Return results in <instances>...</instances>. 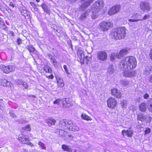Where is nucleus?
<instances>
[{
    "label": "nucleus",
    "instance_id": "nucleus-1",
    "mask_svg": "<svg viewBox=\"0 0 152 152\" xmlns=\"http://www.w3.org/2000/svg\"><path fill=\"white\" fill-rule=\"evenodd\" d=\"M137 61L134 57L127 56L122 59L119 63V67L125 70L131 71L136 66Z\"/></svg>",
    "mask_w": 152,
    "mask_h": 152
},
{
    "label": "nucleus",
    "instance_id": "nucleus-2",
    "mask_svg": "<svg viewBox=\"0 0 152 152\" xmlns=\"http://www.w3.org/2000/svg\"><path fill=\"white\" fill-rule=\"evenodd\" d=\"M124 27H120L113 29L110 34V37L115 39H121L125 37L126 34Z\"/></svg>",
    "mask_w": 152,
    "mask_h": 152
},
{
    "label": "nucleus",
    "instance_id": "nucleus-3",
    "mask_svg": "<svg viewBox=\"0 0 152 152\" xmlns=\"http://www.w3.org/2000/svg\"><path fill=\"white\" fill-rule=\"evenodd\" d=\"M104 5V3L102 1L95 2L92 6L91 10L89 11L92 19H95L97 17L98 12L102 8Z\"/></svg>",
    "mask_w": 152,
    "mask_h": 152
},
{
    "label": "nucleus",
    "instance_id": "nucleus-4",
    "mask_svg": "<svg viewBox=\"0 0 152 152\" xmlns=\"http://www.w3.org/2000/svg\"><path fill=\"white\" fill-rule=\"evenodd\" d=\"M100 29L103 31H107L110 27L113 26V23L110 22L103 21L99 25Z\"/></svg>",
    "mask_w": 152,
    "mask_h": 152
},
{
    "label": "nucleus",
    "instance_id": "nucleus-5",
    "mask_svg": "<svg viewBox=\"0 0 152 152\" xmlns=\"http://www.w3.org/2000/svg\"><path fill=\"white\" fill-rule=\"evenodd\" d=\"M18 140L23 144L29 145L31 147L33 146V144L29 142V139L27 137L26 135L23 134H20L18 137Z\"/></svg>",
    "mask_w": 152,
    "mask_h": 152
},
{
    "label": "nucleus",
    "instance_id": "nucleus-6",
    "mask_svg": "<svg viewBox=\"0 0 152 152\" xmlns=\"http://www.w3.org/2000/svg\"><path fill=\"white\" fill-rule=\"evenodd\" d=\"M0 69L4 73H8L14 71L15 69V67L11 65L5 66L3 65H0Z\"/></svg>",
    "mask_w": 152,
    "mask_h": 152
},
{
    "label": "nucleus",
    "instance_id": "nucleus-7",
    "mask_svg": "<svg viewBox=\"0 0 152 152\" xmlns=\"http://www.w3.org/2000/svg\"><path fill=\"white\" fill-rule=\"evenodd\" d=\"M107 102L108 107L112 108H114L117 104V100L113 97L107 99Z\"/></svg>",
    "mask_w": 152,
    "mask_h": 152
},
{
    "label": "nucleus",
    "instance_id": "nucleus-8",
    "mask_svg": "<svg viewBox=\"0 0 152 152\" xmlns=\"http://www.w3.org/2000/svg\"><path fill=\"white\" fill-rule=\"evenodd\" d=\"M120 9L119 5H115L113 7L108 11V13L109 15H114L118 12Z\"/></svg>",
    "mask_w": 152,
    "mask_h": 152
},
{
    "label": "nucleus",
    "instance_id": "nucleus-9",
    "mask_svg": "<svg viewBox=\"0 0 152 152\" xmlns=\"http://www.w3.org/2000/svg\"><path fill=\"white\" fill-rule=\"evenodd\" d=\"M68 126H67L69 129L73 131H77L79 130V128L75 124H74L72 121H69Z\"/></svg>",
    "mask_w": 152,
    "mask_h": 152
},
{
    "label": "nucleus",
    "instance_id": "nucleus-10",
    "mask_svg": "<svg viewBox=\"0 0 152 152\" xmlns=\"http://www.w3.org/2000/svg\"><path fill=\"white\" fill-rule=\"evenodd\" d=\"M124 72L123 75L126 77H132L135 76L136 72L135 71L125 70L123 69Z\"/></svg>",
    "mask_w": 152,
    "mask_h": 152
},
{
    "label": "nucleus",
    "instance_id": "nucleus-11",
    "mask_svg": "<svg viewBox=\"0 0 152 152\" xmlns=\"http://www.w3.org/2000/svg\"><path fill=\"white\" fill-rule=\"evenodd\" d=\"M97 58L99 60L104 61L107 59V55L105 51H100L98 52Z\"/></svg>",
    "mask_w": 152,
    "mask_h": 152
},
{
    "label": "nucleus",
    "instance_id": "nucleus-12",
    "mask_svg": "<svg viewBox=\"0 0 152 152\" xmlns=\"http://www.w3.org/2000/svg\"><path fill=\"white\" fill-rule=\"evenodd\" d=\"M111 93L113 96L117 98H120L122 96L121 92L117 89H112L111 90Z\"/></svg>",
    "mask_w": 152,
    "mask_h": 152
},
{
    "label": "nucleus",
    "instance_id": "nucleus-13",
    "mask_svg": "<svg viewBox=\"0 0 152 152\" xmlns=\"http://www.w3.org/2000/svg\"><path fill=\"white\" fill-rule=\"evenodd\" d=\"M94 0H87L86 2L83 3L80 6V10L82 11L85 10L86 8Z\"/></svg>",
    "mask_w": 152,
    "mask_h": 152
},
{
    "label": "nucleus",
    "instance_id": "nucleus-14",
    "mask_svg": "<svg viewBox=\"0 0 152 152\" xmlns=\"http://www.w3.org/2000/svg\"><path fill=\"white\" fill-rule=\"evenodd\" d=\"M140 6L141 10L143 11L148 10L150 9L149 4L145 1L142 2L140 4Z\"/></svg>",
    "mask_w": 152,
    "mask_h": 152
},
{
    "label": "nucleus",
    "instance_id": "nucleus-15",
    "mask_svg": "<svg viewBox=\"0 0 152 152\" xmlns=\"http://www.w3.org/2000/svg\"><path fill=\"white\" fill-rule=\"evenodd\" d=\"M135 19H129V21L130 22H134L141 20V16L139 13H134L132 17Z\"/></svg>",
    "mask_w": 152,
    "mask_h": 152
},
{
    "label": "nucleus",
    "instance_id": "nucleus-16",
    "mask_svg": "<svg viewBox=\"0 0 152 152\" xmlns=\"http://www.w3.org/2000/svg\"><path fill=\"white\" fill-rule=\"evenodd\" d=\"M77 54L79 58L80 59V62L83 64L85 63V56L83 51L81 50H79L77 51Z\"/></svg>",
    "mask_w": 152,
    "mask_h": 152
},
{
    "label": "nucleus",
    "instance_id": "nucleus-17",
    "mask_svg": "<svg viewBox=\"0 0 152 152\" xmlns=\"http://www.w3.org/2000/svg\"><path fill=\"white\" fill-rule=\"evenodd\" d=\"M125 134H126L128 137H131L133 135V132L131 130V129H129L127 130H124L122 131V134L124 136Z\"/></svg>",
    "mask_w": 152,
    "mask_h": 152
},
{
    "label": "nucleus",
    "instance_id": "nucleus-18",
    "mask_svg": "<svg viewBox=\"0 0 152 152\" xmlns=\"http://www.w3.org/2000/svg\"><path fill=\"white\" fill-rule=\"evenodd\" d=\"M152 72V66L150 65H147L145 67L144 73L146 75H148Z\"/></svg>",
    "mask_w": 152,
    "mask_h": 152
},
{
    "label": "nucleus",
    "instance_id": "nucleus-19",
    "mask_svg": "<svg viewBox=\"0 0 152 152\" xmlns=\"http://www.w3.org/2000/svg\"><path fill=\"white\" fill-rule=\"evenodd\" d=\"M69 121H67L65 120H63L60 121L59 125L60 127L65 128V127L68 126Z\"/></svg>",
    "mask_w": 152,
    "mask_h": 152
},
{
    "label": "nucleus",
    "instance_id": "nucleus-20",
    "mask_svg": "<svg viewBox=\"0 0 152 152\" xmlns=\"http://www.w3.org/2000/svg\"><path fill=\"white\" fill-rule=\"evenodd\" d=\"M128 50L126 49H123L121 50L119 53H117L118 55V58H120L124 55H125L127 53Z\"/></svg>",
    "mask_w": 152,
    "mask_h": 152
},
{
    "label": "nucleus",
    "instance_id": "nucleus-21",
    "mask_svg": "<svg viewBox=\"0 0 152 152\" xmlns=\"http://www.w3.org/2000/svg\"><path fill=\"white\" fill-rule=\"evenodd\" d=\"M115 66L112 64L109 65L107 69L108 72L110 74H113L115 71Z\"/></svg>",
    "mask_w": 152,
    "mask_h": 152
},
{
    "label": "nucleus",
    "instance_id": "nucleus-22",
    "mask_svg": "<svg viewBox=\"0 0 152 152\" xmlns=\"http://www.w3.org/2000/svg\"><path fill=\"white\" fill-rule=\"evenodd\" d=\"M61 148L64 151H66L69 152H72V148L69 146L66 145H63L61 146Z\"/></svg>",
    "mask_w": 152,
    "mask_h": 152
},
{
    "label": "nucleus",
    "instance_id": "nucleus-23",
    "mask_svg": "<svg viewBox=\"0 0 152 152\" xmlns=\"http://www.w3.org/2000/svg\"><path fill=\"white\" fill-rule=\"evenodd\" d=\"M62 102L63 105H65L66 107H68L71 105V104L68 98H66Z\"/></svg>",
    "mask_w": 152,
    "mask_h": 152
},
{
    "label": "nucleus",
    "instance_id": "nucleus-24",
    "mask_svg": "<svg viewBox=\"0 0 152 152\" xmlns=\"http://www.w3.org/2000/svg\"><path fill=\"white\" fill-rule=\"evenodd\" d=\"M56 132H59V134L62 137H65L67 133L64 130L57 129L56 130Z\"/></svg>",
    "mask_w": 152,
    "mask_h": 152
},
{
    "label": "nucleus",
    "instance_id": "nucleus-25",
    "mask_svg": "<svg viewBox=\"0 0 152 152\" xmlns=\"http://www.w3.org/2000/svg\"><path fill=\"white\" fill-rule=\"evenodd\" d=\"M140 110L142 112H145L146 110V105L145 103H141L139 107Z\"/></svg>",
    "mask_w": 152,
    "mask_h": 152
},
{
    "label": "nucleus",
    "instance_id": "nucleus-26",
    "mask_svg": "<svg viewBox=\"0 0 152 152\" xmlns=\"http://www.w3.org/2000/svg\"><path fill=\"white\" fill-rule=\"evenodd\" d=\"M56 122V121L53 118L48 119L46 121L49 126L55 125Z\"/></svg>",
    "mask_w": 152,
    "mask_h": 152
},
{
    "label": "nucleus",
    "instance_id": "nucleus-27",
    "mask_svg": "<svg viewBox=\"0 0 152 152\" xmlns=\"http://www.w3.org/2000/svg\"><path fill=\"white\" fill-rule=\"evenodd\" d=\"M81 117L83 119L88 121H91L92 120V118L91 117L88 116L85 113L82 114Z\"/></svg>",
    "mask_w": 152,
    "mask_h": 152
},
{
    "label": "nucleus",
    "instance_id": "nucleus-28",
    "mask_svg": "<svg viewBox=\"0 0 152 152\" xmlns=\"http://www.w3.org/2000/svg\"><path fill=\"white\" fill-rule=\"evenodd\" d=\"M148 110L152 113V98L149 99L148 101Z\"/></svg>",
    "mask_w": 152,
    "mask_h": 152
},
{
    "label": "nucleus",
    "instance_id": "nucleus-29",
    "mask_svg": "<svg viewBox=\"0 0 152 152\" xmlns=\"http://www.w3.org/2000/svg\"><path fill=\"white\" fill-rule=\"evenodd\" d=\"M57 83L58 86L60 87H62L64 86L63 80L61 78H58V80L57 81Z\"/></svg>",
    "mask_w": 152,
    "mask_h": 152
},
{
    "label": "nucleus",
    "instance_id": "nucleus-30",
    "mask_svg": "<svg viewBox=\"0 0 152 152\" xmlns=\"http://www.w3.org/2000/svg\"><path fill=\"white\" fill-rule=\"evenodd\" d=\"M50 61L52 63L55 67H57L58 66V63L55 59L51 58H50Z\"/></svg>",
    "mask_w": 152,
    "mask_h": 152
},
{
    "label": "nucleus",
    "instance_id": "nucleus-31",
    "mask_svg": "<svg viewBox=\"0 0 152 152\" xmlns=\"http://www.w3.org/2000/svg\"><path fill=\"white\" fill-rule=\"evenodd\" d=\"M88 13L87 12H85L83 13L80 17V19L82 20H85L86 17L88 15Z\"/></svg>",
    "mask_w": 152,
    "mask_h": 152
},
{
    "label": "nucleus",
    "instance_id": "nucleus-32",
    "mask_svg": "<svg viewBox=\"0 0 152 152\" xmlns=\"http://www.w3.org/2000/svg\"><path fill=\"white\" fill-rule=\"evenodd\" d=\"M44 70L47 72H50L51 71V69L48 66L45 65L43 68Z\"/></svg>",
    "mask_w": 152,
    "mask_h": 152
},
{
    "label": "nucleus",
    "instance_id": "nucleus-33",
    "mask_svg": "<svg viewBox=\"0 0 152 152\" xmlns=\"http://www.w3.org/2000/svg\"><path fill=\"white\" fill-rule=\"evenodd\" d=\"M22 129L24 130H26L28 131H30L31 130V128L30 125H27L24 127L22 128Z\"/></svg>",
    "mask_w": 152,
    "mask_h": 152
},
{
    "label": "nucleus",
    "instance_id": "nucleus-34",
    "mask_svg": "<svg viewBox=\"0 0 152 152\" xmlns=\"http://www.w3.org/2000/svg\"><path fill=\"white\" fill-rule=\"evenodd\" d=\"M118 55V54L117 53L116 54H115L114 53H113L111 54L110 55V59L112 61H113L115 58H118V56H117Z\"/></svg>",
    "mask_w": 152,
    "mask_h": 152
},
{
    "label": "nucleus",
    "instance_id": "nucleus-35",
    "mask_svg": "<svg viewBox=\"0 0 152 152\" xmlns=\"http://www.w3.org/2000/svg\"><path fill=\"white\" fill-rule=\"evenodd\" d=\"M27 48L30 52L33 53L35 51V48L32 45H28Z\"/></svg>",
    "mask_w": 152,
    "mask_h": 152
},
{
    "label": "nucleus",
    "instance_id": "nucleus-36",
    "mask_svg": "<svg viewBox=\"0 0 152 152\" xmlns=\"http://www.w3.org/2000/svg\"><path fill=\"white\" fill-rule=\"evenodd\" d=\"M42 7L44 10L47 13L49 12V10H48V7L45 4H43L42 5Z\"/></svg>",
    "mask_w": 152,
    "mask_h": 152
},
{
    "label": "nucleus",
    "instance_id": "nucleus-37",
    "mask_svg": "<svg viewBox=\"0 0 152 152\" xmlns=\"http://www.w3.org/2000/svg\"><path fill=\"white\" fill-rule=\"evenodd\" d=\"M138 119V120L142 121L144 119V115L141 113H139L137 114Z\"/></svg>",
    "mask_w": 152,
    "mask_h": 152
},
{
    "label": "nucleus",
    "instance_id": "nucleus-38",
    "mask_svg": "<svg viewBox=\"0 0 152 152\" xmlns=\"http://www.w3.org/2000/svg\"><path fill=\"white\" fill-rule=\"evenodd\" d=\"M120 83L123 86H126L129 84V82L127 80H121Z\"/></svg>",
    "mask_w": 152,
    "mask_h": 152
},
{
    "label": "nucleus",
    "instance_id": "nucleus-39",
    "mask_svg": "<svg viewBox=\"0 0 152 152\" xmlns=\"http://www.w3.org/2000/svg\"><path fill=\"white\" fill-rule=\"evenodd\" d=\"M127 101L126 100H124L121 102V104L122 107L125 108L127 106Z\"/></svg>",
    "mask_w": 152,
    "mask_h": 152
},
{
    "label": "nucleus",
    "instance_id": "nucleus-40",
    "mask_svg": "<svg viewBox=\"0 0 152 152\" xmlns=\"http://www.w3.org/2000/svg\"><path fill=\"white\" fill-rule=\"evenodd\" d=\"M7 80L5 79H2L0 80V85L4 86V85L6 84V83L7 82Z\"/></svg>",
    "mask_w": 152,
    "mask_h": 152
},
{
    "label": "nucleus",
    "instance_id": "nucleus-41",
    "mask_svg": "<svg viewBox=\"0 0 152 152\" xmlns=\"http://www.w3.org/2000/svg\"><path fill=\"white\" fill-rule=\"evenodd\" d=\"M4 26V23L3 19L1 18H0V28H2Z\"/></svg>",
    "mask_w": 152,
    "mask_h": 152
},
{
    "label": "nucleus",
    "instance_id": "nucleus-42",
    "mask_svg": "<svg viewBox=\"0 0 152 152\" xmlns=\"http://www.w3.org/2000/svg\"><path fill=\"white\" fill-rule=\"evenodd\" d=\"M38 145H39L40 147L42 148V149H45L46 148L45 144L41 141L39 142Z\"/></svg>",
    "mask_w": 152,
    "mask_h": 152
},
{
    "label": "nucleus",
    "instance_id": "nucleus-43",
    "mask_svg": "<svg viewBox=\"0 0 152 152\" xmlns=\"http://www.w3.org/2000/svg\"><path fill=\"white\" fill-rule=\"evenodd\" d=\"M91 60L90 57L86 56L85 57V61H86V64H88V62L90 61Z\"/></svg>",
    "mask_w": 152,
    "mask_h": 152
},
{
    "label": "nucleus",
    "instance_id": "nucleus-44",
    "mask_svg": "<svg viewBox=\"0 0 152 152\" xmlns=\"http://www.w3.org/2000/svg\"><path fill=\"white\" fill-rule=\"evenodd\" d=\"M21 13L22 15L26 17L25 15L27 13V11L25 10H22L21 11Z\"/></svg>",
    "mask_w": 152,
    "mask_h": 152
},
{
    "label": "nucleus",
    "instance_id": "nucleus-45",
    "mask_svg": "<svg viewBox=\"0 0 152 152\" xmlns=\"http://www.w3.org/2000/svg\"><path fill=\"white\" fill-rule=\"evenodd\" d=\"M9 114H10V116L14 118H15L16 117V116L15 115L14 113L12 111H10V113Z\"/></svg>",
    "mask_w": 152,
    "mask_h": 152
},
{
    "label": "nucleus",
    "instance_id": "nucleus-46",
    "mask_svg": "<svg viewBox=\"0 0 152 152\" xmlns=\"http://www.w3.org/2000/svg\"><path fill=\"white\" fill-rule=\"evenodd\" d=\"M63 67H64L65 70V71L66 73L67 74H69V72L68 70V68L66 66V65H64V66H63Z\"/></svg>",
    "mask_w": 152,
    "mask_h": 152
},
{
    "label": "nucleus",
    "instance_id": "nucleus-47",
    "mask_svg": "<svg viewBox=\"0 0 152 152\" xmlns=\"http://www.w3.org/2000/svg\"><path fill=\"white\" fill-rule=\"evenodd\" d=\"M151 132L150 129L148 128H146L145 129V134H148L149 133Z\"/></svg>",
    "mask_w": 152,
    "mask_h": 152
},
{
    "label": "nucleus",
    "instance_id": "nucleus-48",
    "mask_svg": "<svg viewBox=\"0 0 152 152\" xmlns=\"http://www.w3.org/2000/svg\"><path fill=\"white\" fill-rule=\"evenodd\" d=\"M22 85L25 88H28V85L26 82H23Z\"/></svg>",
    "mask_w": 152,
    "mask_h": 152
},
{
    "label": "nucleus",
    "instance_id": "nucleus-49",
    "mask_svg": "<svg viewBox=\"0 0 152 152\" xmlns=\"http://www.w3.org/2000/svg\"><path fill=\"white\" fill-rule=\"evenodd\" d=\"M6 84L4 85V86L9 87L11 86V83L10 82L7 80V82L6 83Z\"/></svg>",
    "mask_w": 152,
    "mask_h": 152
},
{
    "label": "nucleus",
    "instance_id": "nucleus-50",
    "mask_svg": "<svg viewBox=\"0 0 152 152\" xmlns=\"http://www.w3.org/2000/svg\"><path fill=\"white\" fill-rule=\"evenodd\" d=\"M149 16L147 15H145L143 17L141 16V20H145Z\"/></svg>",
    "mask_w": 152,
    "mask_h": 152
},
{
    "label": "nucleus",
    "instance_id": "nucleus-51",
    "mask_svg": "<svg viewBox=\"0 0 152 152\" xmlns=\"http://www.w3.org/2000/svg\"><path fill=\"white\" fill-rule=\"evenodd\" d=\"M60 101V99H57L55 101H54L53 102V103L54 104H58L59 103Z\"/></svg>",
    "mask_w": 152,
    "mask_h": 152
},
{
    "label": "nucleus",
    "instance_id": "nucleus-52",
    "mask_svg": "<svg viewBox=\"0 0 152 152\" xmlns=\"http://www.w3.org/2000/svg\"><path fill=\"white\" fill-rule=\"evenodd\" d=\"M23 82L22 80H18L17 81V84L19 85H22Z\"/></svg>",
    "mask_w": 152,
    "mask_h": 152
},
{
    "label": "nucleus",
    "instance_id": "nucleus-53",
    "mask_svg": "<svg viewBox=\"0 0 152 152\" xmlns=\"http://www.w3.org/2000/svg\"><path fill=\"white\" fill-rule=\"evenodd\" d=\"M17 42L18 45L21 43V40L20 38H18L17 39Z\"/></svg>",
    "mask_w": 152,
    "mask_h": 152
},
{
    "label": "nucleus",
    "instance_id": "nucleus-54",
    "mask_svg": "<svg viewBox=\"0 0 152 152\" xmlns=\"http://www.w3.org/2000/svg\"><path fill=\"white\" fill-rule=\"evenodd\" d=\"M149 97V95L147 94H145L144 96V98L145 99H147Z\"/></svg>",
    "mask_w": 152,
    "mask_h": 152
},
{
    "label": "nucleus",
    "instance_id": "nucleus-55",
    "mask_svg": "<svg viewBox=\"0 0 152 152\" xmlns=\"http://www.w3.org/2000/svg\"><path fill=\"white\" fill-rule=\"evenodd\" d=\"M149 56L151 59L152 60V48L149 54Z\"/></svg>",
    "mask_w": 152,
    "mask_h": 152
},
{
    "label": "nucleus",
    "instance_id": "nucleus-56",
    "mask_svg": "<svg viewBox=\"0 0 152 152\" xmlns=\"http://www.w3.org/2000/svg\"><path fill=\"white\" fill-rule=\"evenodd\" d=\"M148 81L150 83H152V74L149 77L148 79Z\"/></svg>",
    "mask_w": 152,
    "mask_h": 152
},
{
    "label": "nucleus",
    "instance_id": "nucleus-57",
    "mask_svg": "<svg viewBox=\"0 0 152 152\" xmlns=\"http://www.w3.org/2000/svg\"><path fill=\"white\" fill-rule=\"evenodd\" d=\"M9 5L10 6H12V7H15V5L12 2H10Z\"/></svg>",
    "mask_w": 152,
    "mask_h": 152
},
{
    "label": "nucleus",
    "instance_id": "nucleus-58",
    "mask_svg": "<svg viewBox=\"0 0 152 152\" xmlns=\"http://www.w3.org/2000/svg\"><path fill=\"white\" fill-rule=\"evenodd\" d=\"M53 77H54L53 75H50L48 76L49 78L50 79H53Z\"/></svg>",
    "mask_w": 152,
    "mask_h": 152
},
{
    "label": "nucleus",
    "instance_id": "nucleus-59",
    "mask_svg": "<svg viewBox=\"0 0 152 152\" xmlns=\"http://www.w3.org/2000/svg\"><path fill=\"white\" fill-rule=\"evenodd\" d=\"M137 25L138 26H135V25H134V26H133V27H134V28H139V27H140V26L139 25V24H138V23H137ZM133 27V26H132Z\"/></svg>",
    "mask_w": 152,
    "mask_h": 152
},
{
    "label": "nucleus",
    "instance_id": "nucleus-60",
    "mask_svg": "<svg viewBox=\"0 0 152 152\" xmlns=\"http://www.w3.org/2000/svg\"><path fill=\"white\" fill-rule=\"evenodd\" d=\"M10 34L12 36H14L15 35L14 33L12 31H11L10 32Z\"/></svg>",
    "mask_w": 152,
    "mask_h": 152
},
{
    "label": "nucleus",
    "instance_id": "nucleus-61",
    "mask_svg": "<svg viewBox=\"0 0 152 152\" xmlns=\"http://www.w3.org/2000/svg\"><path fill=\"white\" fill-rule=\"evenodd\" d=\"M22 152H27V151L26 150V149H23L22 150Z\"/></svg>",
    "mask_w": 152,
    "mask_h": 152
},
{
    "label": "nucleus",
    "instance_id": "nucleus-62",
    "mask_svg": "<svg viewBox=\"0 0 152 152\" xmlns=\"http://www.w3.org/2000/svg\"><path fill=\"white\" fill-rule=\"evenodd\" d=\"M30 4H31L32 6V5H34V6H35V5L34 4V3L33 2H31L30 3Z\"/></svg>",
    "mask_w": 152,
    "mask_h": 152
},
{
    "label": "nucleus",
    "instance_id": "nucleus-63",
    "mask_svg": "<svg viewBox=\"0 0 152 152\" xmlns=\"http://www.w3.org/2000/svg\"><path fill=\"white\" fill-rule=\"evenodd\" d=\"M105 152H110L109 151L106 150V151H105Z\"/></svg>",
    "mask_w": 152,
    "mask_h": 152
},
{
    "label": "nucleus",
    "instance_id": "nucleus-64",
    "mask_svg": "<svg viewBox=\"0 0 152 152\" xmlns=\"http://www.w3.org/2000/svg\"><path fill=\"white\" fill-rule=\"evenodd\" d=\"M2 108V107L0 105V109H1Z\"/></svg>",
    "mask_w": 152,
    "mask_h": 152
}]
</instances>
